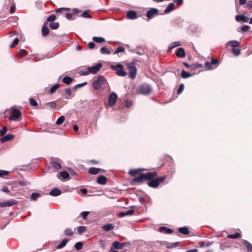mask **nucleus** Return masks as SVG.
I'll use <instances>...</instances> for the list:
<instances>
[{"label":"nucleus","mask_w":252,"mask_h":252,"mask_svg":"<svg viewBox=\"0 0 252 252\" xmlns=\"http://www.w3.org/2000/svg\"><path fill=\"white\" fill-rule=\"evenodd\" d=\"M49 30L48 28L47 27V26L45 25V24H44L42 26V27L41 32H42V35L43 36H45L47 35H48L49 33Z\"/></svg>","instance_id":"obj_30"},{"label":"nucleus","mask_w":252,"mask_h":252,"mask_svg":"<svg viewBox=\"0 0 252 252\" xmlns=\"http://www.w3.org/2000/svg\"><path fill=\"white\" fill-rule=\"evenodd\" d=\"M144 169L139 168L137 169H131L129 170L128 173L131 176L136 175L139 171L144 170Z\"/></svg>","instance_id":"obj_33"},{"label":"nucleus","mask_w":252,"mask_h":252,"mask_svg":"<svg viewBox=\"0 0 252 252\" xmlns=\"http://www.w3.org/2000/svg\"><path fill=\"white\" fill-rule=\"evenodd\" d=\"M69 177V174L66 171L62 172L59 174H58V178L62 181L67 179Z\"/></svg>","instance_id":"obj_15"},{"label":"nucleus","mask_w":252,"mask_h":252,"mask_svg":"<svg viewBox=\"0 0 252 252\" xmlns=\"http://www.w3.org/2000/svg\"><path fill=\"white\" fill-rule=\"evenodd\" d=\"M79 74H80V75L85 76L88 75L89 74H90V73L89 72L88 68H87L86 70L80 71Z\"/></svg>","instance_id":"obj_51"},{"label":"nucleus","mask_w":252,"mask_h":252,"mask_svg":"<svg viewBox=\"0 0 252 252\" xmlns=\"http://www.w3.org/2000/svg\"><path fill=\"white\" fill-rule=\"evenodd\" d=\"M69 241V239L68 238H64L63 240V241L60 243V244H59V245H58L57 246V247L56 248L57 249H62L64 247H65V246L66 245L67 242Z\"/></svg>","instance_id":"obj_26"},{"label":"nucleus","mask_w":252,"mask_h":252,"mask_svg":"<svg viewBox=\"0 0 252 252\" xmlns=\"http://www.w3.org/2000/svg\"><path fill=\"white\" fill-rule=\"evenodd\" d=\"M102 66L101 63H97L95 65L88 67L87 68L90 73L95 74L101 68Z\"/></svg>","instance_id":"obj_7"},{"label":"nucleus","mask_w":252,"mask_h":252,"mask_svg":"<svg viewBox=\"0 0 252 252\" xmlns=\"http://www.w3.org/2000/svg\"><path fill=\"white\" fill-rule=\"evenodd\" d=\"M132 104H133V103L131 100H127L126 102V106L127 108H130L132 106Z\"/></svg>","instance_id":"obj_61"},{"label":"nucleus","mask_w":252,"mask_h":252,"mask_svg":"<svg viewBox=\"0 0 252 252\" xmlns=\"http://www.w3.org/2000/svg\"><path fill=\"white\" fill-rule=\"evenodd\" d=\"M64 234L66 236H71L73 234V232L71 229L66 228L64 230Z\"/></svg>","instance_id":"obj_45"},{"label":"nucleus","mask_w":252,"mask_h":252,"mask_svg":"<svg viewBox=\"0 0 252 252\" xmlns=\"http://www.w3.org/2000/svg\"><path fill=\"white\" fill-rule=\"evenodd\" d=\"M107 84V80L102 75H99L97 77L96 80L93 83V87L95 90H99L103 86Z\"/></svg>","instance_id":"obj_1"},{"label":"nucleus","mask_w":252,"mask_h":252,"mask_svg":"<svg viewBox=\"0 0 252 252\" xmlns=\"http://www.w3.org/2000/svg\"><path fill=\"white\" fill-rule=\"evenodd\" d=\"M65 92L68 96H71L72 93L71 90L70 88H68L66 89H65Z\"/></svg>","instance_id":"obj_64"},{"label":"nucleus","mask_w":252,"mask_h":252,"mask_svg":"<svg viewBox=\"0 0 252 252\" xmlns=\"http://www.w3.org/2000/svg\"><path fill=\"white\" fill-rule=\"evenodd\" d=\"M27 54L28 52L26 50L24 49H21L19 53V56L22 57L26 55Z\"/></svg>","instance_id":"obj_56"},{"label":"nucleus","mask_w":252,"mask_h":252,"mask_svg":"<svg viewBox=\"0 0 252 252\" xmlns=\"http://www.w3.org/2000/svg\"><path fill=\"white\" fill-rule=\"evenodd\" d=\"M53 166L55 169H56L57 170L61 168V164L58 162L53 163Z\"/></svg>","instance_id":"obj_59"},{"label":"nucleus","mask_w":252,"mask_h":252,"mask_svg":"<svg viewBox=\"0 0 252 252\" xmlns=\"http://www.w3.org/2000/svg\"><path fill=\"white\" fill-rule=\"evenodd\" d=\"M73 79L69 76H65L63 79V82L66 85H70L73 81Z\"/></svg>","instance_id":"obj_31"},{"label":"nucleus","mask_w":252,"mask_h":252,"mask_svg":"<svg viewBox=\"0 0 252 252\" xmlns=\"http://www.w3.org/2000/svg\"><path fill=\"white\" fill-rule=\"evenodd\" d=\"M59 27V24L58 22H51L50 23V27L52 30H56Z\"/></svg>","instance_id":"obj_39"},{"label":"nucleus","mask_w":252,"mask_h":252,"mask_svg":"<svg viewBox=\"0 0 252 252\" xmlns=\"http://www.w3.org/2000/svg\"><path fill=\"white\" fill-rule=\"evenodd\" d=\"M235 20L238 22H247L249 18L244 15H238L235 17Z\"/></svg>","instance_id":"obj_12"},{"label":"nucleus","mask_w":252,"mask_h":252,"mask_svg":"<svg viewBox=\"0 0 252 252\" xmlns=\"http://www.w3.org/2000/svg\"><path fill=\"white\" fill-rule=\"evenodd\" d=\"M61 190L58 188H54L49 192V194L53 196H57L61 194Z\"/></svg>","instance_id":"obj_20"},{"label":"nucleus","mask_w":252,"mask_h":252,"mask_svg":"<svg viewBox=\"0 0 252 252\" xmlns=\"http://www.w3.org/2000/svg\"><path fill=\"white\" fill-rule=\"evenodd\" d=\"M125 246H126V243H121L118 241H115L113 244V246L116 249H122Z\"/></svg>","instance_id":"obj_19"},{"label":"nucleus","mask_w":252,"mask_h":252,"mask_svg":"<svg viewBox=\"0 0 252 252\" xmlns=\"http://www.w3.org/2000/svg\"><path fill=\"white\" fill-rule=\"evenodd\" d=\"M184 89V85L183 84H181L179 86V88L178 90V94H180L182 93Z\"/></svg>","instance_id":"obj_57"},{"label":"nucleus","mask_w":252,"mask_h":252,"mask_svg":"<svg viewBox=\"0 0 252 252\" xmlns=\"http://www.w3.org/2000/svg\"><path fill=\"white\" fill-rule=\"evenodd\" d=\"M205 65L206 67H207L208 68L211 69L212 68V64H211V62H206L205 63Z\"/></svg>","instance_id":"obj_63"},{"label":"nucleus","mask_w":252,"mask_h":252,"mask_svg":"<svg viewBox=\"0 0 252 252\" xmlns=\"http://www.w3.org/2000/svg\"><path fill=\"white\" fill-rule=\"evenodd\" d=\"M127 67L129 70L128 76L131 79H134L136 75V68L133 62L127 64Z\"/></svg>","instance_id":"obj_3"},{"label":"nucleus","mask_w":252,"mask_h":252,"mask_svg":"<svg viewBox=\"0 0 252 252\" xmlns=\"http://www.w3.org/2000/svg\"><path fill=\"white\" fill-rule=\"evenodd\" d=\"M96 182L100 185H105L107 182V178L103 175H100L97 177Z\"/></svg>","instance_id":"obj_16"},{"label":"nucleus","mask_w":252,"mask_h":252,"mask_svg":"<svg viewBox=\"0 0 252 252\" xmlns=\"http://www.w3.org/2000/svg\"><path fill=\"white\" fill-rule=\"evenodd\" d=\"M181 45L179 41H175L170 44L169 45L168 49V52H169L174 48L179 46Z\"/></svg>","instance_id":"obj_28"},{"label":"nucleus","mask_w":252,"mask_h":252,"mask_svg":"<svg viewBox=\"0 0 252 252\" xmlns=\"http://www.w3.org/2000/svg\"><path fill=\"white\" fill-rule=\"evenodd\" d=\"M111 68L116 71V73L118 76L124 77L127 74V73L124 71L123 65L121 63H118L116 65H111Z\"/></svg>","instance_id":"obj_2"},{"label":"nucleus","mask_w":252,"mask_h":252,"mask_svg":"<svg viewBox=\"0 0 252 252\" xmlns=\"http://www.w3.org/2000/svg\"><path fill=\"white\" fill-rule=\"evenodd\" d=\"M159 231L160 232H165L166 233H167V234H170V233H172L173 232V230L170 229V228H167L165 226H161V227H160L159 228Z\"/></svg>","instance_id":"obj_25"},{"label":"nucleus","mask_w":252,"mask_h":252,"mask_svg":"<svg viewBox=\"0 0 252 252\" xmlns=\"http://www.w3.org/2000/svg\"><path fill=\"white\" fill-rule=\"evenodd\" d=\"M118 96L117 94L113 92L109 94L108 103L110 106H113L116 102Z\"/></svg>","instance_id":"obj_8"},{"label":"nucleus","mask_w":252,"mask_h":252,"mask_svg":"<svg viewBox=\"0 0 252 252\" xmlns=\"http://www.w3.org/2000/svg\"><path fill=\"white\" fill-rule=\"evenodd\" d=\"M56 19V16L54 14H52L50 15L47 19V21L48 22H53Z\"/></svg>","instance_id":"obj_48"},{"label":"nucleus","mask_w":252,"mask_h":252,"mask_svg":"<svg viewBox=\"0 0 252 252\" xmlns=\"http://www.w3.org/2000/svg\"><path fill=\"white\" fill-rule=\"evenodd\" d=\"M21 113L20 111L17 109H12L11 111L9 119L12 121H15L20 118Z\"/></svg>","instance_id":"obj_5"},{"label":"nucleus","mask_w":252,"mask_h":252,"mask_svg":"<svg viewBox=\"0 0 252 252\" xmlns=\"http://www.w3.org/2000/svg\"><path fill=\"white\" fill-rule=\"evenodd\" d=\"M126 16L128 19L133 20L137 18V14L134 11L129 10L127 12Z\"/></svg>","instance_id":"obj_14"},{"label":"nucleus","mask_w":252,"mask_h":252,"mask_svg":"<svg viewBox=\"0 0 252 252\" xmlns=\"http://www.w3.org/2000/svg\"><path fill=\"white\" fill-rule=\"evenodd\" d=\"M226 45L230 46L234 48V47L239 46L240 45V43L236 40H231L226 43Z\"/></svg>","instance_id":"obj_27"},{"label":"nucleus","mask_w":252,"mask_h":252,"mask_svg":"<svg viewBox=\"0 0 252 252\" xmlns=\"http://www.w3.org/2000/svg\"><path fill=\"white\" fill-rule=\"evenodd\" d=\"M19 41V40L18 38L17 37V38H15L12 44H11L10 46V48L14 47L18 43Z\"/></svg>","instance_id":"obj_54"},{"label":"nucleus","mask_w":252,"mask_h":252,"mask_svg":"<svg viewBox=\"0 0 252 252\" xmlns=\"http://www.w3.org/2000/svg\"><path fill=\"white\" fill-rule=\"evenodd\" d=\"M181 76L183 78H187L190 77L191 74L190 73L186 71L185 70H182Z\"/></svg>","instance_id":"obj_36"},{"label":"nucleus","mask_w":252,"mask_h":252,"mask_svg":"<svg viewBox=\"0 0 252 252\" xmlns=\"http://www.w3.org/2000/svg\"><path fill=\"white\" fill-rule=\"evenodd\" d=\"M16 204V201L10 199L4 202H0V207H9Z\"/></svg>","instance_id":"obj_10"},{"label":"nucleus","mask_w":252,"mask_h":252,"mask_svg":"<svg viewBox=\"0 0 252 252\" xmlns=\"http://www.w3.org/2000/svg\"><path fill=\"white\" fill-rule=\"evenodd\" d=\"M179 232L184 234V235H188L189 234V231L187 227H182L179 228Z\"/></svg>","instance_id":"obj_35"},{"label":"nucleus","mask_w":252,"mask_h":252,"mask_svg":"<svg viewBox=\"0 0 252 252\" xmlns=\"http://www.w3.org/2000/svg\"><path fill=\"white\" fill-rule=\"evenodd\" d=\"M114 227L115 226L113 224L107 223L106 224L104 225L102 227V228L106 231H108L114 229Z\"/></svg>","instance_id":"obj_23"},{"label":"nucleus","mask_w":252,"mask_h":252,"mask_svg":"<svg viewBox=\"0 0 252 252\" xmlns=\"http://www.w3.org/2000/svg\"><path fill=\"white\" fill-rule=\"evenodd\" d=\"M83 244L82 242H78L75 244V248L77 251H79L82 249Z\"/></svg>","instance_id":"obj_44"},{"label":"nucleus","mask_w":252,"mask_h":252,"mask_svg":"<svg viewBox=\"0 0 252 252\" xmlns=\"http://www.w3.org/2000/svg\"><path fill=\"white\" fill-rule=\"evenodd\" d=\"M174 7H175V5H174V3H173V2L170 3L168 5V6L166 8V9L164 10V13L165 14H166V13H168L170 12L174 9Z\"/></svg>","instance_id":"obj_24"},{"label":"nucleus","mask_w":252,"mask_h":252,"mask_svg":"<svg viewBox=\"0 0 252 252\" xmlns=\"http://www.w3.org/2000/svg\"><path fill=\"white\" fill-rule=\"evenodd\" d=\"M9 173V172L5 170H0V177H2L4 175H7Z\"/></svg>","instance_id":"obj_60"},{"label":"nucleus","mask_w":252,"mask_h":252,"mask_svg":"<svg viewBox=\"0 0 252 252\" xmlns=\"http://www.w3.org/2000/svg\"><path fill=\"white\" fill-rule=\"evenodd\" d=\"M60 85L59 84H55L49 90V92L51 94H53L55 92V91L59 88Z\"/></svg>","instance_id":"obj_37"},{"label":"nucleus","mask_w":252,"mask_h":252,"mask_svg":"<svg viewBox=\"0 0 252 252\" xmlns=\"http://www.w3.org/2000/svg\"><path fill=\"white\" fill-rule=\"evenodd\" d=\"M102 169L99 168H94V167H91L88 171L89 173L92 175H96L99 172H100Z\"/></svg>","instance_id":"obj_22"},{"label":"nucleus","mask_w":252,"mask_h":252,"mask_svg":"<svg viewBox=\"0 0 252 252\" xmlns=\"http://www.w3.org/2000/svg\"><path fill=\"white\" fill-rule=\"evenodd\" d=\"M148 185L149 187L152 188H157L159 185V183L158 182V180L157 179L152 180L148 182Z\"/></svg>","instance_id":"obj_21"},{"label":"nucleus","mask_w":252,"mask_h":252,"mask_svg":"<svg viewBox=\"0 0 252 252\" xmlns=\"http://www.w3.org/2000/svg\"><path fill=\"white\" fill-rule=\"evenodd\" d=\"M93 40L96 42V43H102L105 41L104 38L102 37L94 36L93 37Z\"/></svg>","instance_id":"obj_34"},{"label":"nucleus","mask_w":252,"mask_h":252,"mask_svg":"<svg viewBox=\"0 0 252 252\" xmlns=\"http://www.w3.org/2000/svg\"><path fill=\"white\" fill-rule=\"evenodd\" d=\"M65 120V117L64 116L60 117L57 120L56 124L57 125H60L62 124Z\"/></svg>","instance_id":"obj_38"},{"label":"nucleus","mask_w":252,"mask_h":252,"mask_svg":"<svg viewBox=\"0 0 252 252\" xmlns=\"http://www.w3.org/2000/svg\"><path fill=\"white\" fill-rule=\"evenodd\" d=\"M29 101L30 105L33 106H37L38 104L36 101L32 98H30L29 99Z\"/></svg>","instance_id":"obj_49"},{"label":"nucleus","mask_w":252,"mask_h":252,"mask_svg":"<svg viewBox=\"0 0 252 252\" xmlns=\"http://www.w3.org/2000/svg\"><path fill=\"white\" fill-rule=\"evenodd\" d=\"M250 29V27L248 25H244L243 26L241 27V30L243 32H247Z\"/></svg>","instance_id":"obj_58"},{"label":"nucleus","mask_w":252,"mask_h":252,"mask_svg":"<svg viewBox=\"0 0 252 252\" xmlns=\"http://www.w3.org/2000/svg\"><path fill=\"white\" fill-rule=\"evenodd\" d=\"M125 51V48L123 46H119L117 50L115 51L114 54H116L120 52H124Z\"/></svg>","instance_id":"obj_50"},{"label":"nucleus","mask_w":252,"mask_h":252,"mask_svg":"<svg viewBox=\"0 0 252 252\" xmlns=\"http://www.w3.org/2000/svg\"><path fill=\"white\" fill-rule=\"evenodd\" d=\"M7 128L6 126H4L1 130L0 131V135L3 136L7 132Z\"/></svg>","instance_id":"obj_55"},{"label":"nucleus","mask_w":252,"mask_h":252,"mask_svg":"<svg viewBox=\"0 0 252 252\" xmlns=\"http://www.w3.org/2000/svg\"><path fill=\"white\" fill-rule=\"evenodd\" d=\"M41 195L40 193L33 192L31 194V198L32 200H36L37 198Z\"/></svg>","instance_id":"obj_40"},{"label":"nucleus","mask_w":252,"mask_h":252,"mask_svg":"<svg viewBox=\"0 0 252 252\" xmlns=\"http://www.w3.org/2000/svg\"><path fill=\"white\" fill-rule=\"evenodd\" d=\"M144 176V173H141L139 176L135 177L131 181L130 184L133 185H139L142 184L144 180H145Z\"/></svg>","instance_id":"obj_6"},{"label":"nucleus","mask_w":252,"mask_h":252,"mask_svg":"<svg viewBox=\"0 0 252 252\" xmlns=\"http://www.w3.org/2000/svg\"><path fill=\"white\" fill-rule=\"evenodd\" d=\"M136 206H132L130 207L131 209L128 210H127V211H124V212H120L119 213V217H124L126 216H130V215H132L134 211V210L133 209V208H135Z\"/></svg>","instance_id":"obj_9"},{"label":"nucleus","mask_w":252,"mask_h":252,"mask_svg":"<svg viewBox=\"0 0 252 252\" xmlns=\"http://www.w3.org/2000/svg\"><path fill=\"white\" fill-rule=\"evenodd\" d=\"M19 185L22 187H25L29 183L25 181H20L19 182Z\"/></svg>","instance_id":"obj_62"},{"label":"nucleus","mask_w":252,"mask_h":252,"mask_svg":"<svg viewBox=\"0 0 252 252\" xmlns=\"http://www.w3.org/2000/svg\"><path fill=\"white\" fill-rule=\"evenodd\" d=\"M176 55L179 58H184L186 56V53L184 49L182 48H179L176 53Z\"/></svg>","instance_id":"obj_18"},{"label":"nucleus","mask_w":252,"mask_h":252,"mask_svg":"<svg viewBox=\"0 0 252 252\" xmlns=\"http://www.w3.org/2000/svg\"><path fill=\"white\" fill-rule=\"evenodd\" d=\"M240 234L238 232H237V233H235L234 234H229L227 236V237L228 238H230V239H236V238H239L240 237Z\"/></svg>","instance_id":"obj_43"},{"label":"nucleus","mask_w":252,"mask_h":252,"mask_svg":"<svg viewBox=\"0 0 252 252\" xmlns=\"http://www.w3.org/2000/svg\"><path fill=\"white\" fill-rule=\"evenodd\" d=\"M90 214V212L88 211H84L82 212L81 213L82 218L83 220H86L87 216Z\"/></svg>","instance_id":"obj_53"},{"label":"nucleus","mask_w":252,"mask_h":252,"mask_svg":"<svg viewBox=\"0 0 252 252\" xmlns=\"http://www.w3.org/2000/svg\"><path fill=\"white\" fill-rule=\"evenodd\" d=\"M82 16L85 18H92L91 15L89 13L88 11L87 10H85L82 14Z\"/></svg>","instance_id":"obj_46"},{"label":"nucleus","mask_w":252,"mask_h":252,"mask_svg":"<svg viewBox=\"0 0 252 252\" xmlns=\"http://www.w3.org/2000/svg\"><path fill=\"white\" fill-rule=\"evenodd\" d=\"M77 229L79 234L81 235L87 231V227L85 226H80L77 227Z\"/></svg>","instance_id":"obj_32"},{"label":"nucleus","mask_w":252,"mask_h":252,"mask_svg":"<svg viewBox=\"0 0 252 252\" xmlns=\"http://www.w3.org/2000/svg\"><path fill=\"white\" fill-rule=\"evenodd\" d=\"M246 7L249 9L250 13H252V1L250 0L246 4Z\"/></svg>","instance_id":"obj_47"},{"label":"nucleus","mask_w":252,"mask_h":252,"mask_svg":"<svg viewBox=\"0 0 252 252\" xmlns=\"http://www.w3.org/2000/svg\"><path fill=\"white\" fill-rule=\"evenodd\" d=\"M158 9L156 8H152L148 10L146 13V16L149 19L152 18L155 15L158 13Z\"/></svg>","instance_id":"obj_11"},{"label":"nucleus","mask_w":252,"mask_h":252,"mask_svg":"<svg viewBox=\"0 0 252 252\" xmlns=\"http://www.w3.org/2000/svg\"><path fill=\"white\" fill-rule=\"evenodd\" d=\"M151 91V88L149 85L147 84H142L139 87V92L144 95L149 94Z\"/></svg>","instance_id":"obj_4"},{"label":"nucleus","mask_w":252,"mask_h":252,"mask_svg":"<svg viewBox=\"0 0 252 252\" xmlns=\"http://www.w3.org/2000/svg\"><path fill=\"white\" fill-rule=\"evenodd\" d=\"M243 244L245 245L247 250L249 252H252V244L247 240H243Z\"/></svg>","instance_id":"obj_29"},{"label":"nucleus","mask_w":252,"mask_h":252,"mask_svg":"<svg viewBox=\"0 0 252 252\" xmlns=\"http://www.w3.org/2000/svg\"><path fill=\"white\" fill-rule=\"evenodd\" d=\"M45 105L46 106H49L50 108H51L52 109L56 108V107L57 106V104L55 101L46 102L45 103Z\"/></svg>","instance_id":"obj_41"},{"label":"nucleus","mask_w":252,"mask_h":252,"mask_svg":"<svg viewBox=\"0 0 252 252\" xmlns=\"http://www.w3.org/2000/svg\"><path fill=\"white\" fill-rule=\"evenodd\" d=\"M232 52L235 54L236 56H238L240 55V53H241V50L239 49H235V48H232Z\"/></svg>","instance_id":"obj_52"},{"label":"nucleus","mask_w":252,"mask_h":252,"mask_svg":"<svg viewBox=\"0 0 252 252\" xmlns=\"http://www.w3.org/2000/svg\"><path fill=\"white\" fill-rule=\"evenodd\" d=\"M100 52L103 54H110L111 52L106 47H103L100 49Z\"/></svg>","instance_id":"obj_42"},{"label":"nucleus","mask_w":252,"mask_h":252,"mask_svg":"<svg viewBox=\"0 0 252 252\" xmlns=\"http://www.w3.org/2000/svg\"><path fill=\"white\" fill-rule=\"evenodd\" d=\"M157 174V172H148L147 173H144V179L147 180H153L156 176Z\"/></svg>","instance_id":"obj_13"},{"label":"nucleus","mask_w":252,"mask_h":252,"mask_svg":"<svg viewBox=\"0 0 252 252\" xmlns=\"http://www.w3.org/2000/svg\"><path fill=\"white\" fill-rule=\"evenodd\" d=\"M15 137V135L13 134H8L3 136L0 141L2 143H4L6 141L12 140Z\"/></svg>","instance_id":"obj_17"}]
</instances>
